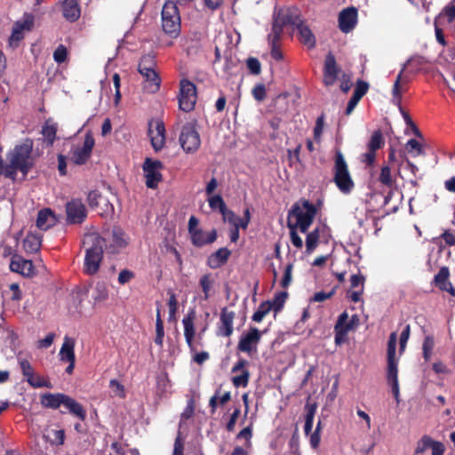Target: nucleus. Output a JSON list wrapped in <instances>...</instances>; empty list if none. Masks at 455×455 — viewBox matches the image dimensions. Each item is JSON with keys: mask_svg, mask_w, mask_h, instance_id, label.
<instances>
[{"mask_svg": "<svg viewBox=\"0 0 455 455\" xmlns=\"http://www.w3.org/2000/svg\"><path fill=\"white\" fill-rule=\"evenodd\" d=\"M32 149L33 143L30 140L17 145L8 155L9 164L5 166L4 174L14 180L17 172L20 171L23 177H26L34 165Z\"/></svg>", "mask_w": 455, "mask_h": 455, "instance_id": "f257e3e1", "label": "nucleus"}, {"mask_svg": "<svg viewBox=\"0 0 455 455\" xmlns=\"http://www.w3.org/2000/svg\"><path fill=\"white\" fill-rule=\"evenodd\" d=\"M83 243L85 249L84 272L90 275H95L100 268L105 251L104 241L100 239L99 234L91 233L85 235Z\"/></svg>", "mask_w": 455, "mask_h": 455, "instance_id": "f03ea898", "label": "nucleus"}, {"mask_svg": "<svg viewBox=\"0 0 455 455\" xmlns=\"http://www.w3.org/2000/svg\"><path fill=\"white\" fill-rule=\"evenodd\" d=\"M316 214V208L313 204L307 200L293 204L289 212V218L294 217L296 219L293 227L298 228L301 233H306L311 226L315 216Z\"/></svg>", "mask_w": 455, "mask_h": 455, "instance_id": "7ed1b4c3", "label": "nucleus"}, {"mask_svg": "<svg viewBox=\"0 0 455 455\" xmlns=\"http://www.w3.org/2000/svg\"><path fill=\"white\" fill-rule=\"evenodd\" d=\"M397 343L396 332H392L389 336L387 342V379L388 384L391 386L392 392L398 399L399 396V384H398V360L395 357V349Z\"/></svg>", "mask_w": 455, "mask_h": 455, "instance_id": "20e7f679", "label": "nucleus"}, {"mask_svg": "<svg viewBox=\"0 0 455 455\" xmlns=\"http://www.w3.org/2000/svg\"><path fill=\"white\" fill-rule=\"evenodd\" d=\"M100 236L104 241L103 249L110 254L120 252L128 245L130 240L124 229L118 226L103 231Z\"/></svg>", "mask_w": 455, "mask_h": 455, "instance_id": "39448f33", "label": "nucleus"}, {"mask_svg": "<svg viewBox=\"0 0 455 455\" xmlns=\"http://www.w3.org/2000/svg\"><path fill=\"white\" fill-rule=\"evenodd\" d=\"M333 172V181L338 188L344 194H349L353 190L355 183L340 151L336 152Z\"/></svg>", "mask_w": 455, "mask_h": 455, "instance_id": "423d86ee", "label": "nucleus"}, {"mask_svg": "<svg viewBox=\"0 0 455 455\" xmlns=\"http://www.w3.org/2000/svg\"><path fill=\"white\" fill-rule=\"evenodd\" d=\"M178 4L167 0L162 10V26L166 34L177 36L180 30V17Z\"/></svg>", "mask_w": 455, "mask_h": 455, "instance_id": "0eeeda50", "label": "nucleus"}, {"mask_svg": "<svg viewBox=\"0 0 455 455\" xmlns=\"http://www.w3.org/2000/svg\"><path fill=\"white\" fill-rule=\"evenodd\" d=\"M197 100L196 87L188 79L180 82L179 108L184 112L194 109Z\"/></svg>", "mask_w": 455, "mask_h": 455, "instance_id": "6e6552de", "label": "nucleus"}, {"mask_svg": "<svg viewBox=\"0 0 455 455\" xmlns=\"http://www.w3.org/2000/svg\"><path fill=\"white\" fill-rule=\"evenodd\" d=\"M180 143L186 153H195L198 150L201 139L194 124L188 123L182 126Z\"/></svg>", "mask_w": 455, "mask_h": 455, "instance_id": "1a4fd4ad", "label": "nucleus"}, {"mask_svg": "<svg viewBox=\"0 0 455 455\" xmlns=\"http://www.w3.org/2000/svg\"><path fill=\"white\" fill-rule=\"evenodd\" d=\"M264 331L256 327H251L246 333H243L238 341L237 349L249 355L257 353V347L260 342Z\"/></svg>", "mask_w": 455, "mask_h": 455, "instance_id": "9d476101", "label": "nucleus"}, {"mask_svg": "<svg viewBox=\"0 0 455 455\" xmlns=\"http://www.w3.org/2000/svg\"><path fill=\"white\" fill-rule=\"evenodd\" d=\"M162 162L147 158L143 164V171L146 178V186L149 188H156L162 180L161 170Z\"/></svg>", "mask_w": 455, "mask_h": 455, "instance_id": "9b49d317", "label": "nucleus"}, {"mask_svg": "<svg viewBox=\"0 0 455 455\" xmlns=\"http://www.w3.org/2000/svg\"><path fill=\"white\" fill-rule=\"evenodd\" d=\"M95 141L91 132L85 134L83 146L72 150L71 161L76 164H84L91 156Z\"/></svg>", "mask_w": 455, "mask_h": 455, "instance_id": "f8f14e48", "label": "nucleus"}, {"mask_svg": "<svg viewBox=\"0 0 455 455\" xmlns=\"http://www.w3.org/2000/svg\"><path fill=\"white\" fill-rule=\"evenodd\" d=\"M428 63V60L427 58L420 56V55H413L411 56L403 65L401 72L397 76V78L395 82L394 88H393V95L394 97H400V91H399V85L403 77V73L404 70L409 68L411 73H418L421 68Z\"/></svg>", "mask_w": 455, "mask_h": 455, "instance_id": "ddd939ff", "label": "nucleus"}, {"mask_svg": "<svg viewBox=\"0 0 455 455\" xmlns=\"http://www.w3.org/2000/svg\"><path fill=\"white\" fill-rule=\"evenodd\" d=\"M33 22V17L31 15H26L23 20H19L14 24L12 35L9 38V44L11 47L15 48L19 45V43L23 39L25 33L31 30Z\"/></svg>", "mask_w": 455, "mask_h": 455, "instance_id": "4468645a", "label": "nucleus"}, {"mask_svg": "<svg viewBox=\"0 0 455 455\" xmlns=\"http://www.w3.org/2000/svg\"><path fill=\"white\" fill-rule=\"evenodd\" d=\"M148 136L151 145L156 151L161 150L165 142V128L164 123L153 120L148 124Z\"/></svg>", "mask_w": 455, "mask_h": 455, "instance_id": "2eb2a0df", "label": "nucleus"}, {"mask_svg": "<svg viewBox=\"0 0 455 455\" xmlns=\"http://www.w3.org/2000/svg\"><path fill=\"white\" fill-rule=\"evenodd\" d=\"M252 426L250 425L242 429L237 435L236 440H244L243 445L235 446L230 455H249L251 449Z\"/></svg>", "mask_w": 455, "mask_h": 455, "instance_id": "dca6fc26", "label": "nucleus"}, {"mask_svg": "<svg viewBox=\"0 0 455 455\" xmlns=\"http://www.w3.org/2000/svg\"><path fill=\"white\" fill-rule=\"evenodd\" d=\"M66 212L70 223H81L86 217L85 206L80 200L68 203Z\"/></svg>", "mask_w": 455, "mask_h": 455, "instance_id": "f3484780", "label": "nucleus"}, {"mask_svg": "<svg viewBox=\"0 0 455 455\" xmlns=\"http://www.w3.org/2000/svg\"><path fill=\"white\" fill-rule=\"evenodd\" d=\"M248 362L245 359H239L238 362L233 366L232 372L241 371L240 375L232 378V383L235 387H245L249 382L250 373L246 369Z\"/></svg>", "mask_w": 455, "mask_h": 455, "instance_id": "a211bd4d", "label": "nucleus"}, {"mask_svg": "<svg viewBox=\"0 0 455 455\" xmlns=\"http://www.w3.org/2000/svg\"><path fill=\"white\" fill-rule=\"evenodd\" d=\"M357 11L355 8H347L339 13V23L341 31L347 33L354 28L356 23Z\"/></svg>", "mask_w": 455, "mask_h": 455, "instance_id": "6ab92c4d", "label": "nucleus"}, {"mask_svg": "<svg viewBox=\"0 0 455 455\" xmlns=\"http://www.w3.org/2000/svg\"><path fill=\"white\" fill-rule=\"evenodd\" d=\"M339 68L332 54H328L324 62L323 83L325 85H332L338 76Z\"/></svg>", "mask_w": 455, "mask_h": 455, "instance_id": "aec40b11", "label": "nucleus"}, {"mask_svg": "<svg viewBox=\"0 0 455 455\" xmlns=\"http://www.w3.org/2000/svg\"><path fill=\"white\" fill-rule=\"evenodd\" d=\"M10 268L12 271L20 273L24 276H30L34 273V267L31 260L24 259L19 256H13Z\"/></svg>", "mask_w": 455, "mask_h": 455, "instance_id": "412c9836", "label": "nucleus"}, {"mask_svg": "<svg viewBox=\"0 0 455 455\" xmlns=\"http://www.w3.org/2000/svg\"><path fill=\"white\" fill-rule=\"evenodd\" d=\"M235 313L223 308L220 313V323L218 334L223 337H229L233 333V321Z\"/></svg>", "mask_w": 455, "mask_h": 455, "instance_id": "4be33fe9", "label": "nucleus"}, {"mask_svg": "<svg viewBox=\"0 0 455 455\" xmlns=\"http://www.w3.org/2000/svg\"><path fill=\"white\" fill-rule=\"evenodd\" d=\"M140 75L145 78V88L149 92H156L160 87V77L156 71V68H146L139 69Z\"/></svg>", "mask_w": 455, "mask_h": 455, "instance_id": "5701e85b", "label": "nucleus"}, {"mask_svg": "<svg viewBox=\"0 0 455 455\" xmlns=\"http://www.w3.org/2000/svg\"><path fill=\"white\" fill-rule=\"evenodd\" d=\"M275 20H279L282 27L286 24L296 27L302 21L299 18V11L296 8H287L285 10H281Z\"/></svg>", "mask_w": 455, "mask_h": 455, "instance_id": "b1692460", "label": "nucleus"}, {"mask_svg": "<svg viewBox=\"0 0 455 455\" xmlns=\"http://www.w3.org/2000/svg\"><path fill=\"white\" fill-rule=\"evenodd\" d=\"M191 236L192 243L196 247H203L206 244L213 243L217 238V232L212 229L211 232L206 233L202 229L195 231Z\"/></svg>", "mask_w": 455, "mask_h": 455, "instance_id": "393cba45", "label": "nucleus"}, {"mask_svg": "<svg viewBox=\"0 0 455 455\" xmlns=\"http://www.w3.org/2000/svg\"><path fill=\"white\" fill-rule=\"evenodd\" d=\"M64 18L71 22L79 19L81 11L77 0H64L62 3Z\"/></svg>", "mask_w": 455, "mask_h": 455, "instance_id": "a878e982", "label": "nucleus"}, {"mask_svg": "<svg viewBox=\"0 0 455 455\" xmlns=\"http://www.w3.org/2000/svg\"><path fill=\"white\" fill-rule=\"evenodd\" d=\"M75 346L76 340L71 337L65 336L63 344L59 353L60 360L62 362H69L76 360Z\"/></svg>", "mask_w": 455, "mask_h": 455, "instance_id": "bb28decb", "label": "nucleus"}, {"mask_svg": "<svg viewBox=\"0 0 455 455\" xmlns=\"http://www.w3.org/2000/svg\"><path fill=\"white\" fill-rule=\"evenodd\" d=\"M230 254H231V252L228 249L224 248V247L220 248L217 251L212 253L208 258V261H207L208 266L213 269L221 267L228 261Z\"/></svg>", "mask_w": 455, "mask_h": 455, "instance_id": "cd10ccee", "label": "nucleus"}, {"mask_svg": "<svg viewBox=\"0 0 455 455\" xmlns=\"http://www.w3.org/2000/svg\"><path fill=\"white\" fill-rule=\"evenodd\" d=\"M56 223V219L53 214V212L46 208L44 210H41L38 212L37 219H36V226L38 228L42 230H47L52 226H54Z\"/></svg>", "mask_w": 455, "mask_h": 455, "instance_id": "c85d7f7f", "label": "nucleus"}, {"mask_svg": "<svg viewBox=\"0 0 455 455\" xmlns=\"http://www.w3.org/2000/svg\"><path fill=\"white\" fill-rule=\"evenodd\" d=\"M62 405L69 413L77 417L79 419L84 420L86 418V411L72 397L66 395Z\"/></svg>", "mask_w": 455, "mask_h": 455, "instance_id": "c756f323", "label": "nucleus"}, {"mask_svg": "<svg viewBox=\"0 0 455 455\" xmlns=\"http://www.w3.org/2000/svg\"><path fill=\"white\" fill-rule=\"evenodd\" d=\"M194 318L195 313L192 311L187 316H185L182 320V323L184 326V336L188 346L194 349L193 347V339L195 337V326H194Z\"/></svg>", "mask_w": 455, "mask_h": 455, "instance_id": "7c9ffc66", "label": "nucleus"}, {"mask_svg": "<svg viewBox=\"0 0 455 455\" xmlns=\"http://www.w3.org/2000/svg\"><path fill=\"white\" fill-rule=\"evenodd\" d=\"M65 396L66 395L60 393H47L41 396V404L45 408H50L53 410L58 409L60 406L62 405Z\"/></svg>", "mask_w": 455, "mask_h": 455, "instance_id": "2f4dec72", "label": "nucleus"}, {"mask_svg": "<svg viewBox=\"0 0 455 455\" xmlns=\"http://www.w3.org/2000/svg\"><path fill=\"white\" fill-rule=\"evenodd\" d=\"M41 243L40 235L29 233L23 240V248L28 253L37 252L41 248Z\"/></svg>", "mask_w": 455, "mask_h": 455, "instance_id": "473e14b6", "label": "nucleus"}, {"mask_svg": "<svg viewBox=\"0 0 455 455\" xmlns=\"http://www.w3.org/2000/svg\"><path fill=\"white\" fill-rule=\"evenodd\" d=\"M295 28L299 31L300 42L310 48L314 47L315 44V36H313L308 27L305 26L304 23L301 21Z\"/></svg>", "mask_w": 455, "mask_h": 455, "instance_id": "72a5a7b5", "label": "nucleus"}, {"mask_svg": "<svg viewBox=\"0 0 455 455\" xmlns=\"http://www.w3.org/2000/svg\"><path fill=\"white\" fill-rule=\"evenodd\" d=\"M215 280L211 273L204 274L200 277L199 285L204 292V299L207 300L212 296Z\"/></svg>", "mask_w": 455, "mask_h": 455, "instance_id": "f704fd0d", "label": "nucleus"}, {"mask_svg": "<svg viewBox=\"0 0 455 455\" xmlns=\"http://www.w3.org/2000/svg\"><path fill=\"white\" fill-rule=\"evenodd\" d=\"M57 124L47 120L43 127L42 133L50 145H52L56 138Z\"/></svg>", "mask_w": 455, "mask_h": 455, "instance_id": "c9c22d12", "label": "nucleus"}, {"mask_svg": "<svg viewBox=\"0 0 455 455\" xmlns=\"http://www.w3.org/2000/svg\"><path fill=\"white\" fill-rule=\"evenodd\" d=\"M273 309L271 301L267 300L259 306L258 309L254 312L251 316L252 321L260 323L263 318Z\"/></svg>", "mask_w": 455, "mask_h": 455, "instance_id": "e433bc0d", "label": "nucleus"}, {"mask_svg": "<svg viewBox=\"0 0 455 455\" xmlns=\"http://www.w3.org/2000/svg\"><path fill=\"white\" fill-rule=\"evenodd\" d=\"M164 323L161 318V313L160 309L157 308L156 310V338H155V343L162 347L164 343Z\"/></svg>", "mask_w": 455, "mask_h": 455, "instance_id": "4c0bfd02", "label": "nucleus"}, {"mask_svg": "<svg viewBox=\"0 0 455 455\" xmlns=\"http://www.w3.org/2000/svg\"><path fill=\"white\" fill-rule=\"evenodd\" d=\"M450 275V271L447 267H443L440 268L439 272L435 275V285L442 289H446L445 286H448V283H450L448 281Z\"/></svg>", "mask_w": 455, "mask_h": 455, "instance_id": "58836bf2", "label": "nucleus"}, {"mask_svg": "<svg viewBox=\"0 0 455 455\" xmlns=\"http://www.w3.org/2000/svg\"><path fill=\"white\" fill-rule=\"evenodd\" d=\"M282 32V24H280L279 20H275L272 26V31L268 36L271 46L278 45Z\"/></svg>", "mask_w": 455, "mask_h": 455, "instance_id": "ea45409f", "label": "nucleus"}, {"mask_svg": "<svg viewBox=\"0 0 455 455\" xmlns=\"http://www.w3.org/2000/svg\"><path fill=\"white\" fill-rule=\"evenodd\" d=\"M384 145V140L382 133L379 130L375 131L371 137L370 141L368 142V149L371 151H375L382 148Z\"/></svg>", "mask_w": 455, "mask_h": 455, "instance_id": "a19ab883", "label": "nucleus"}, {"mask_svg": "<svg viewBox=\"0 0 455 455\" xmlns=\"http://www.w3.org/2000/svg\"><path fill=\"white\" fill-rule=\"evenodd\" d=\"M319 240V230L315 229L308 233L306 238V251L308 254L312 253L316 248Z\"/></svg>", "mask_w": 455, "mask_h": 455, "instance_id": "79ce46f5", "label": "nucleus"}, {"mask_svg": "<svg viewBox=\"0 0 455 455\" xmlns=\"http://www.w3.org/2000/svg\"><path fill=\"white\" fill-rule=\"evenodd\" d=\"M434 440L429 435H423L418 442L415 448L414 454L419 455L425 452L427 449L431 448Z\"/></svg>", "mask_w": 455, "mask_h": 455, "instance_id": "37998d69", "label": "nucleus"}, {"mask_svg": "<svg viewBox=\"0 0 455 455\" xmlns=\"http://www.w3.org/2000/svg\"><path fill=\"white\" fill-rule=\"evenodd\" d=\"M316 408L315 405L307 406V414L305 416V426L304 431L306 435H308L312 431L314 417L315 414Z\"/></svg>", "mask_w": 455, "mask_h": 455, "instance_id": "c03bdc74", "label": "nucleus"}, {"mask_svg": "<svg viewBox=\"0 0 455 455\" xmlns=\"http://www.w3.org/2000/svg\"><path fill=\"white\" fill-rule=\"evenodd\" d=\"M379 180L381 184L387 188H392L394 186L395 180L392 177L391 169L389 166L386 165L381 168Z\"/></svg>", "mask_w": 455, "mask_h": 455, "instance_id": "a18cd8bd", "label": "nucleus"}, {"mask_svg": "<svg viewBox=\"0 0 455 455\" xmlns=\"http://www.w3.org/2000/svg\"><path fill=\"white\" fill-rule=\"evenodd\" d=\"M435 347V339L431 335H427L425 337L422 350H423V357L426 361H429L432 355V352Z\"/></svg>", "mask_w": 455, "mask_h": 455, "instance_id": "49530a36", "label": "nucleus"}, {"mask_svg": "<svg viewBox=\"0 0 455 455\" xmlns=\"http://www.w3.org/2000/svg\"><path fill=\"white\" fill-rule=\"evenodd\" d=\"M109 387L111 388L112 395L114 396L124 399L126 396L124 386L116 379H111L109 381Z\"/></svg>", "mask_w": 455, "mask_h": 455, "instance_id": "de8ad7c7", "label": "nucleus"}, {"mask_svg": "<svg viewBox=\"0 0 455 455\" xmlns=\"http://www.w3.org/2000/svg\"><path fill=\"white\" fill-rule=\"evenodd\" d=\"M406 149L413 156H418L425 154L422 145L414 139L408 140V142L406 143Z\"/></svg>", "mask_w": 455, "mask_h": 455, "instance_id": "09e8293b", "label": "nucleus"}, {"mask_svg": "<svg viewBox=\"0 0 455 455\" xmlns=\"http://www.w3.org/2000/svg\"><path fill=\"white\" fill-rule=\"evenodd\" d=\"M48 439L52 445H62L65 440V431L63 429H53L51 431V436Z\"/></svg>", "mask_w": 455, "mask_h": 455, "instance_id": "8fccbe9b", "label": "nucleus"}, {"mask_svg": "<svg viewBox=\"0 0 455 455\" xmlns=\"http://www.w3.org/2000/svg\"><path fill=\"white\" fill-rule=\"evenodd\" d=\"M348 315L347 312H343L338 319L337 324L335 326V330H342L343 332H347L353 329V325L351 323H347Z\"/></svg>", "mask_w": 455, "mask_h": 455, "instance_id": "3c124183", "label": "nucleus"}, {"mask_svg": "<svg viewBox=\"0 0 455 455\" xmlns=\"http://www.w3.org/2000/svg\"><path fill=\"white\" fill-rule=\"evenodd\" d=\"M209 205L212 210H219L221 213L223 211H226V204L222 199V197L219 195L211 196L208 199Z\"/></svg>", "mask_w": 455, "mask_h": 455, "instance_id": "603ef678", "label": "nucleus"}, {"mask_svg": "<svg viewBox=\"0 0 455 455\" xmlns=\"http://www.w3.org/2000/svg\"><path fill=\"white\" fill-rule=\"evenodd\" d=\"M27 381L33 387H51V384L48 380L41 378L38 375H36L35 373L29 377Z\"/></svg>", "mask_w": 455, "mask_h": 455, "instance_id": "864d4df0", "label": "nucleus"}, {"mask_svg": "<svg viewBox=\"0 0 455 455\" xmlns=\"http://www.w3.org/2000/svg\"><path fill=\"white\" fill-rule=\"evenodd\" d=\"M155 57L151 54L143 56L139 63L138 70L146 68H156Z\"/></svg>", "mask_w": 455, "mask_h": 455, "instance_id": "5fc2aeb1", "label": "nucleus"}, {"mask_svg": "<svg viewBox=\"0 0 455 455\" xmlns=\"http://www.w3.org/2000/svg\"><path fill=\"white\" fill-rule=\"evenodd\" d=\"M168 307H169V320L172 321L175 319V315L178 309V301L176 296L173 292H170V297L168 300Z\"/></svg>", "mask_w": 455, "mask_h": 455, "instance_id": "6e6d98bb", "label": "nucleus"}, {"mask_svg": "<svg viewBox=\"0 0 455 455\" xmlns=\"http://www.w3.org/2000/svg\"><path fill=\"white\" fill-rule=\"evenodd\" d=\"M288 226L290 228V235H291V243L298 249L302 248L303 241H302L301 237L297 234V231H296L297 228L293 227L291 222H289Z\"/></svg>", "mask_w": 455, "mask_h": 455, "instance_id": "4d7b16f0", "label": "nucleus"}, {"mask_svg": "<svg viewBox=\"0 0 455 455\" xmlns=\"http://www.w3.org/2000/svg\"><path fill=\"white\" fill-rule=\"evenodd\" d=\"M246 66L252 75H259L261 70V65L258 59L250 57L246 60Z\"/></svg>", "mask_w": 455, "mask_h": 455, "instance_id": "13d9d810", "label": "nucleus"}, {"mask_svg": "<svg viewBox=\"0 0 455 455\" xmlns=\"http://www.w3.org/2000/svg\"><path fill=\"white\" fill-rule=\"evenodd\" d=\"M368 89H369V84L366 82L359 80L356 83L355 89L354 91L353 95L359 99H362L363 96L366 94Z\"/></svg>", "mask_w": 455, "mask_h": 455, "instance_id": "bf43d9fd", "label": "nucleus"}, {"mask_svg": "<svg viewBox=\"0 0 455 455\" xmlns=\"http://www.w3.org/2000/svg\"><path fill=\"white\" fill-rule=\"evenodd\" d=\"M67 49L64 45H59L53 52V59L57 63H62L67 58Z\"/></svg>", "mask_w": 455, "mask_h": 455, "instance_id": "052dcab7", "label": "nucleus"}, {"mask_svg": "<svg viewBox=\"0 0 455 455\" xmlns=\"http://www.w3.org/2000/svg\"><path fill=\"white\" fill-rule=\"evenodd\" d=\"M286 298H287L286 292H280L275 297L274 300L271 301V303L273 305V309L275 312L279 311L283 307Z\"/></svg>", "mask_w": 455, "mask_h": 455, "instance_id": "680f3d73", "label": "nucleus"}, {"mask_svg": "<svg viewBox=\"0 0 455 455\" xmlns=\"http://www.w3.org/2000/svg\"><path fill=\"white\" fill-rule=\"evenodd\" d=\"M252 95L258 101H262L266 98V88L262 84H259L254 86L252 90Z\"/></svg>", "mask_w": 455, "mask_h": 455, "instance_id": "e2e57ef3", "label": "nucleus"}, {"mask_svg": "<svg viewBox=\"0 0 455 455\" xmlns=\"http://www.w3.org/2000/svg\"><path fill=\"white\" fill-rule=\"evenodd\" d=\"M20 366L22 374L26 377L27 379L34 374V369L28 360H26V359L20 360Z\"/></svg>", "mask_w": 455, "mask_h": 455, "instance_id": "0e129e2a", "label": "nucleus"}, {"mask_svg": "<svg viewBox=\"0 0 455 455\" xmlns=\"http://www.w3.org/2000/svg\"><path fill=\"white\" fill-rule=\"evenodd\" d=\"M203 3L206 9L214 12L223 5L224 0H203Z\"/></svg>", "mask_w": 455, "mask_h": 455, "instance_id": "69168bd1", "label": "nucleus"}, {"mask_svg": "<svg viewBox=\"0 0 455 455\" xmlns=\"http://www.w3.org/2000/svg\"><path fill=\"white\" fill-rule=\"evenodd\" d=\"M134 277V274L127 269H124L119 273L118 283L120 284H125L129 283Z\"/></svg>", "mask_w": 455, "mask_h": 455, "instance_id": "338daca9", "label": "nucleus"}, {"mask_svg": "<svg viewBox=\"0 0 455 455\" xmlns=\"http://www.w3.org/2000/svg\"><path fill=\"white\" fill-rule=\"evenodd\" d=\"M443 13L447 16L449 21L455 19V0H452L451 3L443 9Z\"/></svg>", "mask_w": 455, "mask_h": 455, "instance_id": "774afa93", "label": "nucleus"}]
</instances>
